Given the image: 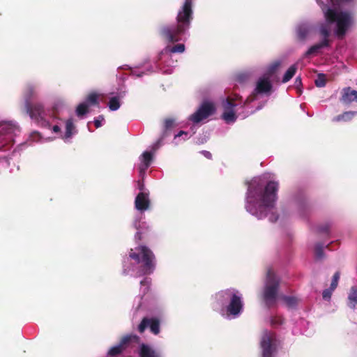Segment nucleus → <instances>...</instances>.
<instances>
[{"label": "nucleus", "mask_w": 357, "mask_h": 357, "mask_svg": "<svg viewBox=\"0 0 357 357\" xmlns=\"http://www.w3.org/2000/svg\"><path fill=\"white\" fill-rule=\"evenodd\" d=\"M278 187V183L273 181H268L265 187L256 182L250 183L247 211L259 219L265 218L267 211L275 206Z\"/></svg>", "instance_id": "f257e3e1"}, {"label": "nucleus", "mask_w": 357, "mask_h": 357, "mask_svg": "<svg viewBox=\"0 0 357 357\" xmlns=\"http://www.w3.org/2000/svg\"><path fill=\"white\" fill-rule=\"evenodd\" d=\"M192 14V0H185L176 16V24L162 26L160 31V35L169 42L179 41L181 36L190 28Z\"/></svg>", "instance_id": "f03ea898"}, {"label": "nucleus", "mask_w": 357, "mask_h": 357, "mask_svg": "<svg viewBox=\"0 0 357 357\" xmlns=\"http://www.w3.org/2000/svg\"><path fill=\"white\" fill-rule=\"evenodd\" d=\"M129 257L140 265L142 275H150L155 268V256L148 247L139 245L135 250L131 249Z\"/></svg>", "instance_id": "7ed1b4c3"}, {"label": "nucleus", "mask_w": 357, "mask_h": 357, "mask_svg": "<svg viewBox=\"0 0 357 357\" xmlns=\"http://www.w3.org/2000/svg\"><path fill=\"white\" fill-rule=\"evenodd\" d=\"M324 17L330 24L336 22L335 33L340 38L345 36L348 29L354 23L353 14L349 11L337 12L334 9L327 8L324 12Z\"/></svg>", "instance_id": "20e7f679"}, {"label": "nucleus", "mask_w": 357, "mask_h": 357, "mask_svg": "<svg viewBox=\"0 0 357 357\" xmlns=\"http://www.w3.org/2000/svg\"><path fill=\"white\" fill-rule=\"evenodd\" d=\"M216 298L221 305H224L228 299L230 300L227 307V312L228 314L237 316L241 313L243 305L241 296L238 294V291L231 289H227L218 293Z\"/></svg>", "instance_id": "39448f33"}, {"label": "nucleus", "mask_w": 357, "mask_h": 357, "mask_svg": "<svg viewBox=\"0 0 357 357\" xmlns=\"http://www.w3.org/2000/svg\"><path fill=\"white\" fill-rule=\"evenodd\" d=\"M280 280L271 270L267 272L266 280L263 291V300L268 307H273L278 299Z\"/></svg>", "instance_id": "423d86ee"}, {"label": "nucleus", "mask_w": 357, "mask_h": 357, "mask_svg": "<svg viewBox=\"0 0 357 357\" xmlns=\"http://www.w3.org/2000/svg\"><path fill=\"white\" fill-rule=\"evenodd\" d=\"M26 112L29 116L43 127H50V123L46 120V112L41 102L27 103L24 105Z\"/></svg>", "instance_id": "0eeeda50"}, {"label": "nucleus", "mask_w": 357, "mask_h": 357, "mask_svg": "<svg viewBox=\"0 0 357 357\" xmlns=\"http://www.w3.org/2000/svg\"><path fill=\"white\" fill-rule=\"evenodd\" d=\"M275 334L271 331H264L262 333L260 346L262 349V357H273L275 351L273 343Z\"/></svg>", "instance_id": "6e6552de"}, {"label": "nucleus", "mask_w": 357, "mask_h": 357, "mask_svg": "<svg viewBox=\"0 0 357 357\" xmlns=\"http://www.w3.org/2000/svg\"><path fill=\"white\" fill-rule=\"evenodd\" d=\"M215 112V107L213 103L205 101L201 105L197 112L190 116V120L197 123L214 114Z\"/></svg>", "instance_id": "1a4fd4ad"}, {"label": "nucleus", "mask_w": 357, "mask_h": 357, "mask_svg": "<svg viewBox=\"0 0 357 357\" xmlns=\"http://www.w3.org/2000/svg\"><path fill=\"white\" fill-rule=\"evenodd\" d=\"M149 328L151 333L158 335L160 332V320L158 317H144L138 325L137 330L143 333L145 330Z\"/></svg>", "instance_id": "9d476101"}, {"label": "nucleus", "mask_w": 357, "mask_h": 357, "mask_svg": "<svg viewBox=\"0 0 357 357\" xmlns=\"http://www.w3.org/2000/svg\"><path fill=\"white\" fill-rule=\"evenodd\" d=\"M150 204L149 192H140L135 197V206L138 211H144L149 209Z\"/></svg>", "instance_id": "9b49d317"}, {"label": "nucleus", "mask_w": 357, "mask_h": 357, "mask_svg": "<svg viewBox=\"0 0 357 357\" xmlns=\"http://www.w3.org/2000/svg\"><path fill=\"white\" fill-rule=\"evenodd\" d=\"M342 96L340 100L344 104H350L351 102H357V91L352 90L351 87H345L342 91Z\"/></svg>", "instance_id": "f8f14e48"}, {"label": "nucleus", "mask_w": 357, "mask_h": 357, "mask_svg": "<svg viewBox=\"0 0 357 357\" xmlns=\"http://www.w3.org/2000/svg\"><path fill=\"white\" fill-rule=\"evenodd\" d=\"M271 89L272 84L268 78L263 77L258 80L255 92L256 93H266L270 92Z\"/></svg>", "instance_id": "ddd939ff"}, {"label": "nucleus", "mask_w": 357, "mask_h": 357, "mask_svg": "<svg viewBox=\"0 0 357 357\" xmlns=\"http://www.w3.org/2000/svg\"><path fill=\"white\" fill-rule=\"evenodd\" d=\"M139 355V357H160L153 349L144 343L140 345Z\"/></svg>", "instance_id": "4468645a"}, {"label": "nucleus", "mask_w": 357, "mask_h": 357, "mask_svg": "<svg viewBox=\"0 0 357 357\" xmlns=\"http://www.w3.org/2000/svg\"><path fill=\"white\" fill-rule=\"evenodd\" d=\"M36 96L37 91L36 90V87L32 84L26 85L24 92V105L31 103V99L36 98Z\"/></svg>", "instance_id": "2eb2a0df"}, {"label": "nucleus", "mask_w": 357, "mask_h": 357, "mask_svg": "<svg viewBox=\"0 0 357 357\" xmlns=\"http://www.w3.org/2000/svg\"><path fill=\"white\" fill-rule=\"evenodd\" d=\"M330 46L329 40H323L319 43L311 46L305 52V56H308L311 54L317 53L320 49Z\"/></svg>", "instance_id": "dca6fc26"}, {"label": "nucleus", "mask_w": 357, "mask_h": 357, "mask_svg": "<svg viewBox=\"0 0 357 357\" xmlns=\"http://www.w3.org/2000/svg\"><path fill=\"white\" fill-rule=\"evenodd\" d=\"M356 114H357V112H352V111L344 112L342 114L335 116L333 119V121L335 122H340V121L347 122V121H351L354 117Z\"/></svg>", "instance_id": "f3484780"}, {"label": "nucleus", "mask_w": 357, "mask_h": 357, "mask_svg": "<svg viewBox=\"0 0 357 357\" xmlns=\"http://www.w3.org/2000/svg\"><path fill=\"white\" fill-rule=\"evenodd\" d=\"M139 340H140V338L138 335H137L135 334H130V335H126L122 337V338L120 340L119 344L121 345H122L126 349L129 343H130V342L138 343L139 342Z\"/></svg>", "instance_id": "a211bd4d"}, {"label": "nucleus", "mask_w": 357, "mask_h": 357, "mask_svg": "<svg viewBox=\"0 0 357 357\" xmlns=\"http://www.w3.org/2000/svg\"><path fill=\"white\" fill-rule=\"evenodd\" d=\"M143 163L142 166L140 167V171H145L150 166L153 160V154L151 152L145 151L142 155Z\"/></svg>", "instance_id": "6ab92c4d"}, {"label": "nucleus", "mask_w": 357, "mask_h": 357, "mask_svg": "<svg viewBox=\"0 0 357 357\" xmlns=\"http://www.w3.org/2000/svg\"><path fill=\"white\" fill-rule=\"evenodd\" d=\"M297 68H298L297 64L291 65L287 69L285 74L284 75L282 82L283 83H286V82H289L296 74Z\"/></svg>", "instance_id": "aec40b11"}, {"label": "nucleus", "mask_w": 357, "mask_h": 357, "mask_svg": "<svg viewBox=\"0 0 357 357\" xmlns=\"http://www.w3.org/2000/svg\"><path fill=\"white\" fill-rule=\"evenodd\" d=\"M185 51V45L183 44H177L173 47H167L165 52L167 53H183Z\"/></svg>", "instance_id": "412c9836"}, {"label": "nucleus", "mask_w": 357, "mask_h": 357, "mask_svg": "<svg viewBox=\"0 0 357 357\" xmlns=\"http://www.w3.org/2000/svg\"><path fill=\"white\" fill-rule=\"evenodd\" d=\"M108 106L109 109L112 111L117 110L121 106L119 98L116 96L111 98L109 101Z\"/></svg>", "instance_id": "4be33fe9"}, {"label": "nucleus", "mask_w": 357, "mask_h": 357, "mask_svg": "<svg viewBox=\"0 0 357 357\" xmlns=\"http://www.w3.org/2000/svg\"><path fill=\"white\" fill-rule=\"evenodd\" d=\"M237 116L234 111H225L222 114V119L227 123L234 122L236 120Z\"/></svg>", "instance_id": "5701e85b"}, {"label": "nucleus", "mask_w": 357, "mask_h": 357, "mask_svg": "<svg viewBox=\"0 0 357 357\" xmlns=\"http://www.w3.org/2000/svg\"><path fill=\"white\" fill-rule=\"evenodd\" d=\"M308 33H309V29L306 26L301 25L298 27L297 36L300 40H305V38L307 36Z\"/></svg>", "instance_id": "b1692460"}, {"label": "nucleus", "mask_w": 357, "mask_h": 357, "mask_svg": "<svg viewBox=\"0 0 357 357\" xmlns=\"http://www.w3.org/2000/svg\"><path fill=\"white\" fill-rule=\"evenodd\" d=\"M124 350H125V348L122 345L119 344L118 345H116V346L112 347L109 350L108 355L109 356L114 357L119 354H121Z\"/></svg>", "instance_id": "393cba45"}, {"label": "nucleus", "mask_w": 357, "mask_h": 357, "mask_svg": "<svg viewBox=\"0 0 357 357\" xmlns=\"http://www.w3.org/2000/svg\"><path fill=\"white\" fill-rule=\"evenodd\" d=\"M75 129V126L73 124L72 119L67 120L66 123V133L65 137L69 138L73 135V130Z\"/></svg>", "instance_id": "a878e982"}, {"label": "nucleus", "mask_w": 357, "mask_h": 357, "mask_svg": "<svg viewBox=\"0 0 357 357\" xmlns=\"http://www.w3.org/2000/svg\"><path fill=\"white\" fill-rule=\"evenodd\" d=\"M282 299L284 301L286 305L289 307H294L297 304V300L294 296H282Z\"/></svg>", "instance_id": "bb28decb"}, {"label": "nucleus", "mask_w": 357, "mask_h": 357, "mask_svg": "<svg viewBox=\"0 0 357 357\" xmlns=\"http://www.w3.org/2000/svg\"><path fill=\"white\" fill-rule=\"evenodd\" d=\"M88 107L89 106L86 103L79 104L76 109L77 115L81 116L86 114L89 112Z\"/></svg>", "instance_id": "cd10ccee"}, {"label": "nucleus", "mask_w": 357, "mask_h": 357, "mask_svg": "<svg viewBox=\"0 0 357 357\" xmlns=\"http://www.w3.org/2000/svg\"><path fill=\"white\" fill-rule=\"evenodd\" d=\"M317 87H324L326 84V79L324 74H319L317 78L314 81Z\"/></svg>", "instance_id": "c85d7f7f"}, {"label": "nucleus", "mask_w": 357, "mask_h": 357, "mask_svg": "<svg viewBox=\"0 0 357 357\" xmlns=\"http://www.w3.org/2000/svg\"><path fill=\"white\" fill-rule=\"evenodd\" d=\"M236 105L234 102V100L231 98H227L224 103V108L225 111H234V108Z\"/></svg>", "instance_id": "c756f323"}, {"label": "nucleus", "mask_w": 357, "mask_h": 357, "mask_svg": "<svg viewBox=\"0 0 357 357\" xmlns=\"http://www.w3.org/2000/svg\"><path fill=\"white\" fill-rule=\"evenodd\" d=\"M319 33L324 37L323 40H329L328 37L330 36V30L326 25L322 24L320 26Z\"/></svg>", "instance_id": "7c9ffc66"}, {"label": "nucleus", "mask_w": 357, "mask_h": 357, "mask_svg": "<svg viewBox=\"0 0 357 357\" xmlns=\"http://www.w3.org/2000/svg\"><path fill=\"white\" fill-rule=\"evenodd\" d=\"M324 245L321 243H317L315 245V255L317 259H321L324 257Z\"/></svg>", "instance_id": "2f4dec72"}, {"label": "nucleus", "mask_w": 357, "mask_h": 357, "mask_svg": "<svg viewBox=\"0 0 357 357\" xmlns=\"http://www.w3.org/2000/svg\"><path fill=\"white\" fill-rule=\"evenodd\" d=\"M98 96L96 93H91L86 98V100L91 105H98Z\"/></svg>", "instance_id": "473e14b6"}, {"label": "nucleus", "mask_w": 357, "mask_h": 357, "mask_svg": "<svg viewBox=\"0 0 357 357\" xmlns=\"http://www.w3.org/2000/svg\"><path fill=\"white\" fill-rule=\"evenodd\" d=\"M340 273L339 271H337L335 273V274L333 276L332 282L331 284V287L332 289H335L338 284V281L340 280Z\"/></svg>", "instance_id": "72a5a7b5"}, {"label": "nucleus", "mask_w": 357, "mask_h": 357, "mask_svg": "<svg viewBox=\"0 0 357 357\" xmlns=\"http://www.w3.org/2000/svg\"><path fill=\"white\" fill-rule=\"evenodd\" d=\"M284 323V319L280 317H273L271 320V324L273 326L282 325Z\"/></svg>", "instance_id": "f704fd0d"}, {"label": "nucleus", "mask_w": 357, "mask_h": 357, "mask_svg": "<svg viewBox=\"0 0 357 357\" xmlns=\"http://www.w3.org/2000/svg\"><path fill=\"white\" fill-rule=\"evenodd\" d=\"M174 119L172 118L166 119L164 121V126L166 130L172 128L174 126Z\"/></svg>", "instance_id": "c9c22d12"}, {"label": "nucleus", "mask_w": 357, "mask_h": 357, "mask_svg": "<svg viewBox=\"0 0 357 357\" xmlns=\"http://www.w3.org/2000/svg\"><path fill=\"white\" fill-rule=\"evenodd\" d=\"M349 299L350 300V301L354 303V307H355L357 305V290L352 289V291L350 293L349 296Z\"/></svg>", "instance_id": "e433bc0d"}, {"label": "nucleus", "mask_w": 357, "mask_h": 357, "mask_svg": "<svg viewBox=\"0 0 357 357\" xmlns=\"http://www.w3.org/2000/svg\"><path fill=\"white\" fill-rule=\"evenodd\" d=\"M335 289H332L331 287L329 289H326L325 290H324L322 293L323 298L324 300H330L331 298L332 292Z\"/></svg>", "instance_id": "4c0bfd02"}, {"label": "nucleus", "mask_w": 357, "mask_h": 357, "mask_svg": "<svg viewBox=\"0 0 357 357\" xmlns=\"http://www.w3.org/2000/svg\"><path fill=\"white\" fill-rule=\"evenodd\" d=\"M280 66V61H275L269 67L268 72L270 74L274 73Z\"/></svg>", "instance_id": "58836bf2"}, {"label": "nucleus", "mask_w": 357, "mask_h": 357, "mask_svg": "<svg viewBox=\"0 0 357 357\" xmlns=\"http://www.w3.org/2000/svg\"><path fill=\"white\" fill-rule=\"evenodd\" d=\"M318 229H319V232L326 233L328 234L329 232V226L328 225H324L320 226Z\"/></svg>", "instance_id": "ea45409f"}, {"label": "nucleus", "mask_w": 357, "mask_h": 357, "mask_svg": "<svg viewBox=\"0 0 357 357\" xmlns=\"http://www.w3.org/2000/svg\"><path fill=\"white\" fill-rule=\"evenodd\" d=\"M140 284L142 286H146L147 288H149V286L151 285V280L149 278H146L140 282Z\"/></svg>", "instance_id": "a19ab883"}, {"label": "nucleus", "mask_w": 357, "mask_h": 357, "mask_svg": "<svg viewBox=\"0 0 357 357\" xmlns=\"http://www.w3.org/2000/svg\"><path fill=\"white\" fill-rule=\"evenodd\" d=\"M202 153L208 159H211L212 158V154L209 152V151H202Z\"/></svg>", "instance_id": "79ce46f5"}, {"label": "nucleus", "mask_w": 357, "mask_h": 357, "mask_svg": "<svg viewBox=\"0 0 357 357\" xmlns=\"http://www.w3.org/2000/svg\"><path fill=\"white\" fill-rule=\"evenodd\" d=\"M160 141L158 140L155 144H154L152 146V149L153 151H155L159 147H160Z\"/></svg>", "instance_id": "37998d69"}, {"label": "nucleus", "mask_w": 357, "mask_h": 357, "mask_svg": "<svg viewBox=\"0 0 357 357\" xmlns=\"http://www.w3.org/2000/svg\"><path fill=\"white\" fill-rule=\"evenodd\" d=\"M95 126L98 128L101 126V121L99 119H96L94 121Z\"/></svg>", "instance_id": "c03bdc74"}, {"label": "nucleus", "mask_w": 357, "mask_h": 357, "mask_svg": "<svg viewBox=\"0 0 357 357\" xmlns=\"http://www.w3.org/2000/svg\"><path fill=\"white\" fill-rule=\"evenodd\" d=\"M269 219L271 222H275L278 219V215L273 214Z\"/></svg>", "instance_id": "a18cd8bd"}, {"label": "nucleus", "mask_w": 357, "mask_h": 357, "mask_svg": "<svg viewBox=\"0 0 357 357\" xmlns=\"http://www.w3.org/2000/svg\"><path fill=\"white\" fill-rule=\"evenodd\" d=\"M52 130L54 132H59L61 130L59 126L57 125L54 126Z\"/></svg>", "instance_id": "49530a36"}, {"label": "nucleus", "mask_w": 357, "mask_h": 357, "mask_svg": "<svg viewBox=\"0 0 357 357\" xmlns=\"http://www.w3.org/2000/svg\"><path fill=\"white\" fill-rule=\"evenodd\" d=\"M295 84L296 86H299L301 84V78L298 77L296 78V80H295Z\"/></svg>", "instance_id": "de8ad7c7"}, {"label": "nucleus", "mask_w": 357, "mask_h": 357, "mask_svg": "<svg viewBox=\"0 0 357 357\" xmlns=\"http://www.w3.org/2000/svg\"><path fill=\"white\" fill-rule=\"evenodd\" d=\"M138 185H139V187H138V188H139V189L142 192H143L144 188V185L143 183H139V182Z\"/></svg>", "instance_id": "09e8293b"}, {"label": "nucleus", "mask_w": 357, "mask_h": 357, "mask_svg": "<svg viewBox=\"0 0 357 357\" xmlns=\"http://www.w3.org/2000/svg\"><path fill=\"white\" fill-rule=\"evenodd\" d=\"M183 134L187 135V133H186L185 132H184V131H180V132H178V133L175 137H180V136H181V135H183Z\"/></svg>", "instance_id": "8fccbe9b"}, {"label": "nucleus", "mask_w": 357, "mask_h": 357, "mask_svg": "<svg viewBox=\"0 0 357 357\" xmlns=\"http://www.w3.org/2000/svg\"><path fill=\"white\" fill-rule=\"evenodd\" d=\"M333 243L337 244V242H335V243L332 242L331 244L327 245H326V248H327L328 249H329V250H332V248H331V246Z\"/></svg>", "instance_id": "3c124183"}, {"label": "nucleus", "mask_w": 357, "mask_h": 357, "mask_svg": "<svg viewBox=\"0 0 357 357\" xmlns=\"http://www.w3.org/2000/svg\"><path fill=\"white\" fill-rule=\"evenodd\" d=\"M136 238H137L139 240H141V233L140 232H137L136 234Z\"/></svg>", "instance_id": "603ef678"}]
</instances>
